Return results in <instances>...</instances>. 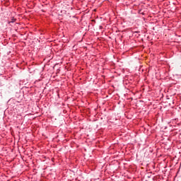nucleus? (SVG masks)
<instances>
[{
	"label": "nucleus",
	"instance_id": "1",
	"mask_svg": "<svg viewBox=\"0 0 181 181\" xmlns=\"http://www.w3.org/2000/svg\"><path fill=\"white\" fill-rule=\"evenodd\" d=\"M12 23L15 22V19L13 18L12 21H11Z\"/></svg>",
	"mask_w": 181,
	"mask_h": 181
}]
</instances>
